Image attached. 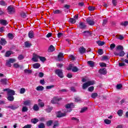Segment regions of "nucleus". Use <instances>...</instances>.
<instances>
[{"label":"nucleus","instance_id":"6","mask_svg":"<svg viewBox=\"0 0 128 128\" xmlns=\"http://www.w3.org/2000/svg\"><path fill=\"white\" fill-rule=\"evenodd\" d=\"M114 56H124V54H126V53H124V52L122 50H121L120 52H114Z\"/></svg>","mask_w":128,"mask_h":128},{"label":"nucleus","instance_id":"41","mask_svg":"<svg viewBox=\"0 0 128 128\" xmlns=\"http://www.w3.org/2000/svg\"><path fill=\"white\" fill-rule=\"evenodd\" d=\"M88 10H90V12H92L93 10H96V8L94 6H90L89 7H88Z\"/></svg>","mask_w":128,"mask_h":128},{"label":"nucleus","instance_id":"34","mask_svg":"<svg viewBox=\"0 0 128 128\" xmlns=\"http://www.w3.org/2000/svg\"><path fill=\"white\" fill-rule=\"evenodd\" d=\"M10 54H12V51L10 50L6 52L5 54V56H6V58H8V56H10Z\"/></svg>","mask_w":128,"mask_h":128},{"label":"nucleus","instance_id":"5","mask_svg":"<svg viewBox=\"0 0 128 128\" xmlns=\"http://www.w3.org/2000/svg\"><path fill=\"white\" fill-rule=\"evenodd\" d=\"M86 22L89 26H94V21L92 20L90 18H88L86 19Z\"/></svg>","mask_w":128,"mask_h":128},{"label":"nucleus","instance_id":"20","mask_svg":"<svg viewBox=\"0 0 128 128\" xmlns=\"http://www.w3.org/2000/svg\"><path fill=\"white\" fill-rule=\"evenodd\" d=\"M83 34H84V36H88L91 34L90 32V31L88 30L84 31L83 32Z\"/></svg>","mask_w":128,"mask_h":128},{"label":"nucleus","instance_id":"55","mask_svg":"<svg viewBox=\"0 0 128 128\" xmlns=\"http://www.w3.org/2000/svg\"><path fill=\"white\" fill-rule=\"evenodd\" d=\"M117 50H124V47L122 46H116Z\"/></svg>","mask_w":128,"mask_h":128},{"label":"nucleus","instance_id":"60","mask_svg":"<svg viewBox=\"0 0 128 128\" xmlns=\"http://www.w3.org/2000/svg\"><path fill=\"white\" fill-rule=\"evenodd\" d=\"M54 88V85L46 86V90H50Z\"/></svg>","mask_w":128,"mask_h":128},{"label":"nucleus","instance_id":"14","mask_svg":"<svg viewBox=\"0 0 128 128\" xmlns=\"http://www.w3.org/2000/svg\"><path fill=\"white\" fill-rule=\"evenodd\" d=\"M28 37L30 38H32L34 36V32L32 30H30L28 32Z\"/></svg>","mask_w":128,"mask_h":128},{"label":"nucleus","instance_id":"36","mask_svg":"<svg viewBox=\"0 0 128 128\" xmlns=\"http://www.w3.org/2000/svg\"><path fill=\"white\" fill-rule=\"evenodd\" d=\"M8 38H10V40H12V38H14V34H12V33H8Z\"/></svg>","mask_w":128,"mask_h":128},{"label":"nucleus","instance_id":"45","mask_svg":"<svg viewBox=\"0 0 128 128\" xmlns=\"http://www.w3.org/2000/svg\"><path fill=\"white\" fill-rule=\"evenodd\" d=\"M38 128H46V126H44V123H40L38 126Z\"/></svg>","mask_w":128,"mask_h":128},{"label":"nucleus","instance_id":"7","mask_svg":"<svg viewBox=\"0 0 128 128\" xmlns=\"http://www.w3.org/2000/svg\"><path fill=\"white\" fill-rule=\"evenodd\" d=\"M66 116V111H64V113H62L60 111H58L56 114L57 118H62L63 116Z\"/></svg>","mask_w":128,"mask_h":128},{"label":"nucleus","instance_id":"13","mask_svg":"<svg viewBox=\"0 0 128 128\" xmlns=\"http://www.w3.org/2000/svg\"><path fill=\"white\" fill-rule=\"evenodd\" d=\"M0 82L2 84H8V80L6 78H2L0 80Z\"/></svg>","mask_w":128,"mask_h":128},{"label":"nucleus","instance_id":"9","mask_svg":"<svg viewBox=\"0 0 128 128\" xmlns=\"http://www.w3.org/2000/svg\"><path fill=\"white\" fill-rule=\"evenodd\" d=\"M18 105H11L9 106H6V108H10L12 110H16V108H18Z\"/></svg>","mask_w":128,"mask_h":128},{"label":"nucleus","instance_id":"27","mask_svg":"<svg viewBox=\"0 0 128 128\" xmlns=\"http://www.w3.org/2000/svg\"><path fill=\"white\" fill-rule=\"evenodd\" d=\"M62 10H57L54 11V14H62Z\"/></svg>","mask_w":128,"mask_h":128},{"label":"nucleus","instance_id":"35","mask_svg":"<svg viewBox=\"0 0 128 128\" xmlns=\"http://www.w3.org/2000/svg\"><path fill=\"white\" fill-rule=\"evenodd\" d=\"M31 122H32V124H36V122H38V119L36 118H34V119H32Z\"/></svg>","mask_w":128,"mask_h":128},{"label":"nucleus","instance_id":"53","mask_svg":"<svg viewBox=\"0 0 128 128\" xmlns=\"http://www.w3.org/2000/svg\"><path fill=\"white\" fill-rule=\"evenodd\" d=\"M20 16L22 18H26V14L24 12H21Z\"/></svg>","mask_w":128,"mask_h":128},{"label":"nucleus","instance_id":"50","mask_svg":"<svg viewBox=\"0 0 128 128\" xmlns=\"http://www.w3.org/2000/svg\"><path fill=\"white\" fill-rule=\"evenodd\" d=\"M24 44H25L26 48H30V46H32L28 42H25Z\"/></svg>","mask_w":128,"mask_h":128},{"label":"nucleus","instance_id":"64","mask_svg":"<svg viewBox=\"0 0 128 128\" xmlns=\"http://www.w3.org/2000/svg\"><path fill=\"white\" fill-rule=\"evenodd\" d=\"M22 128H32V124H27L24 126Z\"/></svg>","mask_w":128,"mask_h":128},{"label":"nucleus","instance_id":"58","mask_svg":"<svg viewBox=\"0 0 128 128\" xmlns=\"http://www.w3.org/2000/svg\"><path fill=\"white\" fill-rule=\"evenodd\" d=\"M98 54L100 56H102L104 54V50H102V49H99L98 50Z\"/></svg>","mask_w":128,"mask_h":128},{"label":"nucleus","instance_id":"25","mask_svg":"<svg viewBox=\"0 0 128 128\" xmlns=\"http://www.w3.org/2000/svg\"><path fill=\"white\" fill-rule=\"evenodd\" d=\"M120 24L122 26H128V21L122 22Z\"/></svg>","mask_w":128,"mask_h":128},{"label":"nucleus","instance_id":"56","mask_svg":"<svg viewBox=\"0 0 128 128\" xmlns=\"http://www.w3.org/2000/svg\"><path fill=\"white\" fill-rule=\"evenodd\" d=\"M53 100H56V102H60V100H62V98H58V97H54L53 98Z\"/></svg>","mask_w":128,"mask_h":128},{"label":"nucleus","instance_id":"24","mask_svg":"<svg viewBox=\"0 0 128 128\" xmlns=\"http://www.w3.org/2000/svg\"><path fill=\"white\" fill-rule=\"evenodd\" d=\"M30 102H32L30 100H27L24 102V106H30Z\"/></svg>","mask_w":128,"mask_h":128},{"label":"nucleus","instance_id":"48","mask_svg":"<svg viewBox=\"0 0 128 128\" xmlns=\"http://www.w3.org/2000/svg\"><path fill=\"white\" fill-rule=\"evenodd\" d=\"M8 61L11 63V64H14V62H16V59L14 58H10Z\"/></svg>","mask_w":128,"mask_h":128},{"label":"nucleus","instance_id":"29","mask_svg":"<svg viewBox=\"0 0 128 128\" xmlns=\"http://www.w3.org/2000/svg\"><path fill=\"white\" fill-rule=\"evenodd\" d=\"M104 122L106 124H112V120H108V119H105L104 120Z\"/></svg>","mask_w":128,"mask_h":128},{"label":"nucleus","instance_id":"39","mask_svg":"<svg viewBox=\"0 0 128 128\" xmlns=\"http://www.w3.org/2000/svg\"><path fill=\"white\" fill-rule=\"evenodd\" d=\"M118 0H112V4L114 6H116Z\"/></svg>","mask_w":128,"mask_h":128},{"label":"nucleus","instance_id":"47","mask_svg":"<svg viewBox=\"0 0 128 128\" xmlns=\"http://www.w3.org/2000/svg\"><path fill=\"white\" fill-rule=\"evenodd\" d=\"M24 72L25 74H32V70H28V69H25L24 70Z\"/></svg>","mask_w":128,"mask_h":128},{"label":"nucleus","instance_id":"42","mask_svg":"<svg viewBox=\"0 0 128 128\" xmlns=\"http://www.w3.org/2000/svg\"><path fill=\"white\" fill-rule=\"evenodd\" d=\"M110 58L108 56H103L102 57V60H108Z\"/></svg>","mask_w":128,"mask_h":128},{"label":"nucleus","instance_id":"57","mask_svg":"<svg viewBox=\"0 0 128 128\" xmlns=\"http://www.w3.org/2000/svg\"><path fill=\"white\" fill-rule=\"evenodd\" d=\"M0 6H6V3L4 0H1L0 1Z\"/></svg>","mask_w":128,"mask_h":128},{"label":"nucleus","instance_id":"3","mask_svg":"<svg viewBox=\"0 0 128 128\" xmlns=\"http://www.w3.org/2000/svg\"><path fill=\"white\" fill-rule=\"evenodd\" d=\"M4 92H7V96H12L16 94L14 90H10V88H5L4 90Z\"/></svg>","mask_w":128,"mask_h":128},{"label":"nucleus","instance_id":"40","mask_svg":"<svg viewBox=\"0 0 128 128\" xmlns=\"http://www.w3.org/2000/svg\"><path fill=\"white\" fill-rule=\"evenodd\" d=\"M72 68H74V64H69V66L66 68V70H72Z\"/></svg>","mask_w":128,"mask_h":128},{"label":"nucleus","instance_id":"19","mask_svg":"<svg viewBox=\"0 0 128 128\" xmlns=\"http://www.w3.org/2000/svg\"><path fill=\"white\" fill-rule=\"evenodd\" d=\"M38 56L36 54L32 58V60L33 62H38Z\"/></svg>","mask_w":128,"mask_h":128},{"label":"nucleus","instance_id":"61","mask_svg":"<svg viewBox=\"0 0 128 128\" xmlns=\"http://www.w3.org/2000/svg\"><path fill=\"white\" fill-rule=\"evenodd\" d=\"M52 110V108H48L46 109V112H50Z\"/></svg>","mask_w":128,"mask_h":128},{"label":"nucleus","instance_id":"46","mask_svg":"<svg viewBox=\"0 0 128 128\" xmlns=\"http://www.w3.org/2000/svg\"><path fill=\"white\" fill-rule=\"evenodd\" d=\"M18 58L19 60H24V57L22 54H20L18 57Z\"/></svg>","mask_w":128,"mask_h":128},{"label":"nucleus","instance_id":"15","mask_svg":"<svg viewBox=\"0 0 128 128\" xmlns=\"http://www.w3.org/2000/svg\"><path fill=\"white\" fill-rule=\"evenodd\" d=\"M87 64L90 66L91 68H92L94 66V61H88L87 62Z\"/></svg>","mask_w":128,"mask_h":128},{"label":"nucleus","instance_id":"33","mask_svg":"<svg viewBox=\"0 0 128 128\" xmlns=\"http://www.w3.org/2000/svg\"><path fill=\"white\" fill-rule=\"evenodd\" d=\"M117 114L119 116H122V114H124V111H122V110H120L117 112Z\"/></svg>","mask_w":128,"mask_h":128},{"label":"nucleus","instance_id":"8","mask_svg":"<svg viewBox=\"0 0 128 128\" xmlns=\"http://www.w3.org/2000/svg\"><path fill=\"white\" fill-rule=\"evenodd\" d=\"M8 14H14V12L16 10H14V8L12 6H10L8 7Z\"/></svg>","mask_w":128,"mask_h":128},{"label":"nucleus","instance_id":"22","mask_svg":"<svg viewBox=\"0 0 128 128\" xmlns=\"http://www.w3.org/2000/svg\"><path fill=\"white\" fill-rule=\"evenodd\" d=\"M7 99L10 102H14V96H8Z\"/></svg>","mask_w":128,"mask_h":128},{"label":"nucleus","instance_id":"51","mask_svg":"<svg viewBox=\"0 0 128 128\" xmlns=\"http://www.w3.org/2000/svg\"><path fill=\"white\" fill-rule=\"evenodd\" d=\"M88 110V108H86V107L83 108H82L80 112H81V113L84 112H86V110Z\"/></svg>","mask_w":128,"mask_h":128},{"label":"nucleus","instance_id":"26","mask_svg":"<svg viewBox=\"0 0 128 128\" xmlns=\"http://www.w3.org/2000/svg\"><path fill=\"white\" fill-rule=\"evenodd\" d=\"M36 90L38 91H42L44 90V88L42 86H38L36 87Z\"/></svg>","mask_w":128,"mask_h":128},{"label":"nucleus","instance_id":"17","mask_svg":"<svg viewBox=\"0 0 128 128\" xmlns=\"http://www.w3.org/2000/svg\"><path fill=\"white\" fill-rule=\"evenodd\" d=\"M6 44V39L2 38H1V40L0 42V44H2V46H4Z\"/></svg>","mask_w":128,"mask_h":128},{"label":"nucleus","instance_id":"18","mask_svg":"<svg viewBox=\"0 0 128 128\" xmlns=\"http://www.w3.org/2000/svg\"><path fill=\"white\" fill-rule=\"evenodd\" d=\"M86 48L84 47L79 48V52L80 54H84V52H86Z\"/></svg>","mask_w":128,"mask_h":128},{"label":"nucleus","instance_id":"31","mask_svg":"<svg viewBox=\"0 0 128 128\" xmlns=\"http://www.w3.org/2000/svg\"><path fill=\"white\" fill-rule=\"evenodd\" d=\"M97 44L98 46H104L106 42H102V41H98Z\"/></svg>","mask_w":128,"mask_h":128},{"label":"nucleus","instance_id":"54","mask_svg":"<svg viewBox=\"0 0 128 128\" xmlns=\"http://www.w3.org/2000/svg\"><path fill=\"white\" fill-rule=\"evenodd\" d=\"M24 92H26V88H21L20 90V94H24Z\"/></svg>","mask_w":128,"mask_h":128},{"label":"nucleus","instance_id":"16","mask_svg":"<svg viewBox=\"0 0 128 128\" xmlns=\"http://www.w3.org/2000/svg\"><path fill=\"white\" fill-rule=\"evenodd\" d=\"M0 24H1L2 26H6L8 24V21L4 20H0Z\"/></svg>","mask_w":128,"mask_h":128},{"label":"nucleus","instance_id":"11","mask_svg":"<svg viewBox=\"0 0 128 128\" xmlns=\"http://www.w3.org/2000/svg\"><path fill=\"white\" fill-rule=\"evenodd\" d=\"M98 72L101 74H106V68H101L99 70Z\"/></svg>","mask_w":128,"mask_h":128},{"label":"nucleus","instance_id":"37","mask_svg":"<svg viewBox=\"0 0 128 128\" xmlns=\"http://www.w3.org/2000/svg\"><path fill=\"white\" fill-rule=\"evenodd\" d=\"M33 109L34 110L38 111L40 110V108H38V104H35L33 106Z\"/></svg>","mask_w":128,"mask_h":128},{"label":"nucleus","instance_id":"1","mask_svg":"<svg viewBox=\"0 0 128 128\" xmlns=\"http://www.w3.org/2000/svg\"><path fill=\"white\" fill-rule=\"evenodd\" d=\"M67 110L66 112H70L72 110V108H74V103L68 104L65 106Z\"/></svg>","mask_w":128,"mask_h":128},{"label":"nucleus","instance_id":"44","mask_svg":"<svg viewBox=\"0 0 128 128\" xmlns=\"http://www.w3.org/2000/svg\"><path fill=\"white\" fill-rule=\"evenodd\" d=\"M69 20H70V22H71V24H75V22H76V19H74V18H70Z\"/></svg>","mask_w":128,"mask_h":128},{"label":"nucleus","instance_id":"12","mask_svg":"<svg viewBox=\"0 0 128 128\" xmlns=\"http://www.w3.org/2000/svg\"><path fill=\"white\" fill-rule=\"evenodd\" d=\"M78 26L80 28L82 29L86 28V26L83 22H80Z\"/></svg>","mask_w":128,"mask_h":128},{"label":"nucleus","instance_id":"38","mask_svg":"<svg viewBox=\"0 0 128 128\" xmlns=\"http://www.w3.org/2000/svg\"><path fill=\"white\" fill-rule=\"evenodd\" d=\"M98 96V93L94 92L92 94L91 97L92 98H96Z\"/></svg>","mask_w":128,"mask_h":128},{"label":"nucleus","instance_id":"30","mask_svg":"<svg viewBox=\"0 0 128 128\" xmlns=\"http://www.w3.org/2000/svg\"><path fill=\"white\" fill-rule=\"evenodd\" d=\"M38 58H40V60L41 62H46V57H42L40 56H38Z\"/></svg>","mask_w":128,"mask_h":128},{"label":"nucleus","instance_id":"21","mask_svg":"<svg viewBox=\"0 0 128 128\" xmlns=\"http://www.w3.org/2000/svg\"><path fill=\"white\" fill-rule=\"evenodd\" d=\"M34 68H38L40 66V63H36L32 66Z\"/></svg>","mask_w":128,"mask_h":128},{"label":"nucleus","instance_id":"62","mask_svg":"<svg viewBox=\"0 0 128 128\" xmlns=\"http://www.w3.org/2000/svg\"><path fill=\"white\" fill-rule=\"evenodd\" d=\"M11 63L8 61H6V66H8L9 68H10L12 66V64H10Z\"/></svg>","mask_w":128,"mask_h":128},{"label":"nucleus","instance_id":"43","mask_svg":"<svg viewBox=\"0 0 128 128\" xmlns=\"http://www.w3.org/2000/svg\"><path fill=\"white\" fill-rule=\"evenodd\" d=\"M27 110H28V107L24 106L22 108V112H26Z\"/></svg>","mask_w":128,"mask_h":128},{"label":"nucleus","instance_id":"23","mask_svg":"<svg viewBox=\"0 0 128 128\" xmlns=\"http://www.w3.org/2000/svg\"><path fill=\"white\" fill-rule=\"evenodd\" d=\"M116 38L118 40H124V36L122 35V34H119V35H116Z\"/></svg>","mask_w":128,"mask_h":128},{"label":"nucleus","instance_id":"63","mask_svg":"<svg viewBox=\"0 0 128 128\" xmlns=\"http://www.w3.org/2000/svg\"><path fill=\"white\" fill-rule=\"evenodd\" d=\"M100 66H104V68L106 67V64L105 63L100 62Z\"/></svg>","mask_w":128,"mask_h":128},{"label":"nucleus","instance_id":"59","mask_svg":"<svg viewBox=\"0 0 128 128\" xmlns=\"http://www.w3.org/2000/svg\"><path fill=\"white\" fill-rule=\"evenodd\" d=\"M94 88L92 86H90L88 88V92H94Z\"/></svg>","mask_w":128,"mask_h":128},{"label":"nucleus","instance_id":"10","mask_svg":"<svg viewBox=\"0 0 128 128\" xmlns=\"http://www.w3.org/2000/svg\"><path fill=\"white\" fill-rule=\"evenodd\" d=\"M64 53L60 52L58 56V60L59 62H62L64 60Z\"/></svg>","mask_w":128,"mask_h":128},{"label":"nucleus","instance_id":"52","mask_svg":"<svg viewBox=\"0 0 128 128\" xmlns=\"http://www.w3.org/2000/svg\"><path fill=\"white\" fill-rule=\"evenodd\" d=\"M52 120H50L49 121L47 122H46V125L48 126H52Z\"/></svg>","mask_w":128,"mask_h":128},{"label":"nucleus","instance_id":"4","mask_svg":"<svg viewBox=\"0 0 128 128\" xmlns=\"http://www.w3.org/2000/svg\"><path fill=\"white\" fill-rule=\"evenodd\" d=\"M92 84H94V81H88L83 84L82 88L83 90H86V88L90 86H92Z\"/></svg>","mask_w":128,"mask_h":128},{"label":"nucleus","instance_id":"28","mask_svg":"<svg viewBox=\"0 0 128 128\" xmlns=\"http://www.w3.org/2000/svg\"><path fill=\"white\" fill-rule=\"evenodd\" d=\"M54 46L50 45V48H48V51L49 52H54Z\"/></svg>","mask_w":128,"mask_h":128},{"label":"nucleus","instance_id":"49","mask_svg":"<svg viewBox=\"0 0 128 128\" xmlns=\"http://www.w3.org/2000/svg\"><path fill=\"white\" fill-rule=\"evenodd\" d=\"M71 120H75L76 122H80V120L76 118L72 117Z\"/></svg>","mask_w":128,"mask_h":128},{"label":"nucleus","instance_id":"32","mask_svg":"<svg viewBox=\"0 0 128 128\" xmlns=\"http://www.w3.org/2000/svg\"><path fill=\"white\" fill-rule=\"evenodd\" d=\"M72 72H78V67L76 66H73V68H72Z\"/></svg>","mask_w":128,"mask_h":128},{"label":"nucleus","instance_id":"2","mask_svg":"<svg viewBox=\"0 0 128 128\" xmlns=\"http://www.w3.org/2000/svg\"><path fill=\"white\" fill-rule=\"evenodd\" d=\"M56 74H57V76L60 78H64V72H62V70L60 69H57L55 70L54 72Z\"/></svg>","mask_w":128,"mask_h":128}]
</instances>
